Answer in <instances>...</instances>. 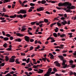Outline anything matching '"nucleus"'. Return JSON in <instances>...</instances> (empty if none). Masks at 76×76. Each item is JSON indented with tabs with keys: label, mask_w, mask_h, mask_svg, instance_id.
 <instances>
[{
	"label": "nucleus",
	"mask_w": 76,
	"mask_h": 76,
	"mask_svg": "<svg viewBox=\"0 0 76 76\" xmlns=\"http://www.w3.org/2000/svg\"><path fill=\"white\" fill-rule=\"evenodd\" d=\"M65 6H67V8L68 9V10H66V12H70V9H72L71 6H72V4L70 3L69 2H67Z\"/></svg>",
	"instance_id": "1"
},
{
	"label": "nucleus",
	"mask_w": 76,
	"mask_h": 76,
	"mask_svg": "<svg viewBox=\"0 0 76 76\" xmlns=\"http://www.w3.org/2000/svg\"><path fill=\"white\" fill-rule=\"evenodd\" d=\"M52 71V68H50L48 69V71L45 74L44 76H50L51 75V72Z\"/></svg>",
	"instance_id": "2"
},
{
	"label": "nucleus",
	"mask_w": 76,
	"mask_h": 76,
	"mask_svg": "<svg viewBox=\"0 0 76 76\" xmlns=\"http://www.w3.org/2000/svg\"><path fill=\"white\" fill-rule=\"evenodd\" d=\"M63 60V63L62 65L63 66V68L65 69V68H67V64H66L65 63L67 62V61L66 59H64Z\"/></svg>",
	"instance_id": "3"
},
{
	"label": "nucleus",
	"mask_w": 76,
	"mask_h": 76,
	"mask_svg": "<svg viewBox=\"0 0 76 76\" xmlns=\"http://www.w3.org/2000/svg\"><path fill=\"white\" fill-rule=\"evenodd\" d=\"M61 20H63V22H62L61 23V24L62 25H65L66 24H67V22L66 21V20H64L65 19V18L64 17H62L61 18Z\"/></svg>",
	"instance_id": "4"
},
{
	"label": "nucleus",
	"mask_w": 76,
	"mask_h": 76,
	"mask_svg": "<svg viewBox=\"0 0 76 76\" xmlns=\"http://www.w3.org/2000/svg\"><path fill=\"white\" fill-rule=\"evenodd\" d=\"M67 2H66L63 3H59L58 4V6H59V7L63 6H66L67 4Z\"/></svg>",
	"instance_id": "5"
},
{
	"label": "nucleus",
	"mask_w": 76,
	"mask_h": 76,
	"mask_svg": "<svg viewBox=\"0 0 76 76\" xmlns=\"http://www.w3.org/2000/svg\"><path fill=\"white\" fill-rule=\"evenodd\" d=\"M44 7H40L39 8H37V12H39L40 11H43L44 10Z\"/></svg>",
	"instance_id": "6"
},
{
	"label": "nucleus",
	"mask_w": 76,
	"mask_h": 76,
	"mask_svg": "<svg viewBox=\"0 0 76 76\" xmlns=\"http://www.w3.org/2000/svg\"><path fill=\"white\" fill-rule=\"evenodd\" d=\"M24 38L26 41H27V42H29V37L27 36H25L24 37Z\"/></svg>",
	"instance_id": "7"
},
{
	"label": "nucleus",
	"mask_w": 76,
	"mask_h": 76,
	"mask_svg": "<svg viewBox=\"0 0 76 76\" xmlns=\"http://www.w3.org/2000/svg\"><path fill=\"white\" fill-rule=\"evenodd\" d=\"M20 13L22 14H26V10H20Z\"/></svg>",
	"instance_id": "8"
},
{
	"label": "nucleus",
	"mask_w": 76,
	"mask_h": 76,
	"mask_svg": "<svg viewBox=\"0 0 76 76\" xmlns=\"http://www.w3.org/2000/svg\"><path fill=\"white\" fill-rule=\"evenodd\" d=\"M54 64H56V66L58 67H60V63H59L57 61L54 62Z\"/></svg>",
	"instance_id": "9"
},
{
	"label": "nucleus",
	"mask_w": 76,
	"mask_h": 76,
	"mask_svg": "<svg viewBox=\"0 0 76 76\" xmlns=\"http://www.w3.org/2000/svg\"><path fill=\"white\" fill-rule=\"evenodd\" d=\"M69 75L70 76H72V75L74 74V76H76V73L75 72H74V73H73L72 72H69Z\"/></svg>",
	"instance_id": "10"
},
{
	"label": "nucleus",
	"mask_w": 76,
	"mask_h": 76,
	"mask_svg": "<svg viewBox=\"0 0 76 76\" xmlns=\"http://www.w3.org/2000/svg\"><path fill=\"white\" fill-rule=\"evenodd\" d=\"M44 72V70L42 69H39L38 72H37V73H43Z\"/></svg>",
	"instance_id": "11"
},
{
	"label": "nucleus",
	"mask_w": 76,
	"mask_h": 76,
	"mask_svg": "<svg viewBox=\"0 0 76 76\" xmlns=\"http://www.w3.org/2000/svg\"><path fill=\"white\" fill-rule=\"evenodd\" d=\"M15 61V59L11 58L9 60V62H10V63H13Z\"/></svg>",
	"instance_id": "12"
},
{
	"label": "nucleus",
	"mask_w": 76,
	"mask_h": 76,
	"mask_svg": "<svg viewBox=\"0 0 76 76\" xmlns=\"http://www.w3.org/2000/svg\"><path fill=\"white\" fill-rule=\"evenodd\" d=\"M58 57H59V58H60L61 60H64V57L62 56L59 55L58 56Z\"/></svg>",
	"instance_id": "13"
},
{
	"label": "nucleus",
	"mask_w": 76,
	"mask_h": 76,
	"mask_svg": "<svg viewBox=\"0 0 76 76\" xmlns=\"http://www.w3.org/2000/svg\"><path fill=\"white\" fill-rule=\"evenodd\" d=\"M16 16H17V15L16 14H15L13 16H10V18H15Z\"/></svg>",
	"instance_id": "14"
},
{
	"label": "nucleus",
	"mask_w": 76,
	"mask_h": 76,
	"mask_svg": "<svg viewBox=\"0 0 76 76\" xmlns=\"http://www.w3.org/2000/svg\"><path fill=\"white\" fill-rule=\"evenodd\" d=\"M49 55L51 57L50 58H54V56L52 53H49Z\"/></svg>",
	"instance_id": "15"
},
{
	"label": "nucleus",
	"mask_w": 76,
	"mask_h": 76,
	"mask_svg": "<svg viewBox=\"0 0 76 76\" xmlns=\"http://www.w3.org/2000/svg\"><path fill=\"white\" fill-rule=\"evenodd\" d=\"M60 37L61 38H63V37H66V34L63 33L62 34H61Z\"/></svg>",
	"instance_id": "16"
},
{
	"label": "nucleus",
	"mask_w": 76,
	"mask_h": 76,
	"mask_svg": "<svg viewBox=\"0 0 76 76\" xmlns=\"http://www.w3.org/2000/svg\"><path fill=\"white\" fill-rule=\"evenodd\" d=\"M5 60L6 61H9V58L7 56H6L5 57Z\"/></svg>",
	"instance_id": "17"
},
{
	"label": "nucleus",
	"mask_w": 76,
	"mask_h": 76,
	"mask_svg": "<svg viewBox=\"0 0 76 76\" xmlns=\"http://www.w3.org/2000/svg\"><path fill=\"white\" fill-rule=\"evenodd\" d=\"M10 1V0H4V1H3V3H7V2H9Z\"/></svg>",
	"instance_id": "18"
},
{
	"label": "nucleus",
	"mask_w": 76,
	"mask_h": 76,
	"mask_svg": "<svg viewBox=\"0 0 76 76\" xmlns=\"http://www.w3.org/2000/svg\"><path fill=\"white\" fill-rule=\"evenodd\" d=\"M19 3H20V4L21 5V6H23H23H24V4H23V3L22 2V1H21L20 0H19Z\"/></svg>",
	"instance_id": "19"
},
{
	"label": "nucleus",
	"mask_w": 76,
	"mask_h": 76,
	"mask_svg": "<svg viewBox=\"0 0 76 76\" xmlns=\"http://www.w3.org/2000/svg\"><path fill=\"white\" fill-rule=\"evenodd\" d=\"M45 3H46V1H45V0H42L41 1V4H44Z\"/></svg>",
	"instance_id": "20"
},
{
	"label": "nucleus",
	"mask_w": 76,
	"mask_h": 76,
	"mask_svg": "<svg viewBox=\"0 0 76 76\" xmlns=\"http://www.w3.org/2000/svg\"><path fill=\"white\" fill-rule=\"evenodd\" d=\"M73 55H74L73 57L76 58V51H75L74 53H73Z\"/></svg>",
	"instance_id": "21"
},
{
	"label": "nucleus",
	"mask_w": 76,
	"mask_h": 76,
	"mask_svg": "<svg viewBox=\"0 0 76 76\" xmlns=\"http://www.w3.org/2000/svg\"><path fill=\"white\" fill-rule=\"evenodd\" d=\"M47 59V58L45 57V58L43 57H42V60H43V61H44L45 62L46 61V60Z\"/></svg>",
	"instance_id": "22"
},
{
	"label": "nucleus",
	"mask_w": 76,
	"mask_h": 76,
	"mask_svg": "<svg viewBox=\"0 0 76 76\" xmlns=\"http://www.w3.org/2000/svg\"><path fill=\"white\" fill-rule=\"evenodd\" d=\"M3 39H4V41H8V40H9V38L7 37H4Z\"/></svg>",
	"instance_id": "23"
},
{
	"label": "nucleus",
	"mask_w": 76,
	"mask_h": 76,
	"mask_svg": "<svg viewBox=\"0 0 76 76\" xmlns=\"http://www.w3.org/2000/svg\"><path fill=\"white\" fill-rule=\"evenodd\" d=\"M15 61L16 62V64H19V59H16Z\"/></svg>",
	"instance_id": "24"
},
{
	"label": "nucleus",
	"mask_w": 76,
	"mask_h": 76,
	"mask_svg": "<svg viewBox=\"0 0 76 76\" xmlns=\"http://www.w3.org/2000/svg\"><path fill=\"white\" fill-rule=\"evenodd\" d=\"M53 35L55 37H57V34L56 33H53Z\"/></svg>",
	"instance_id": "25"
},
{
	"label": "nucleus",
	"mask_w": 76,
	"mask_h": 76,
	"mask_svg": "<svg viewBox=\"0 0 76 76\" xmlns=\"http://www.w3.org/2000/svg\"><path fill=\"white\" fill-rule=\"evenodd\" d=\"M57 1H49L48 2L49 3H55Z\"/></svg>",
	"instance_id": "26"
},
{
	"label": "nucleus",
	"mask_w": 76,
	"mask_h": 76,
	"mask_svg": "<svg viewBox=\"0 0 76 76\" xmlns=\"http://www.w3.org/2000/svg\"><path fill=\"white\" fill-rule=\"evenodd\" d=\"M44 22H45V23H48V19H44Z\"/></svg>",
	"instance_id": "27"
},
{
	"label": "nucleus",
	"mask_w": 76,
	"mask_h": 76,
	"mask_svg": "<svg viewBox=\"0 0 76 76\" xmlns=\"http://www.w3.org/2000/svg\"><path fill=\"white\" fill-rule=\"evenodd\" d=\"M69 63H70V65H72L73 63V61L72 60H70L69 61Z\"/></svg>",
	"instance_id": "28"
},
{
	"label": "nucleus",
	"mask_w": 76,
	"mask_h": 76,
	"mask_svg": "<svg viewBox=\"0 0 76 76\" xmlns=\"http://www.w3.org/2000/svg\"><path fill=\"white\" fill-rule=\"evenodd\" d=\"M5 63H3L1 64H0V67H1V66H4Z\"/></svg>",
	"instance_id": "29"
},
{
	"label": "nucleus",
	"mask_w": 76,
	"mask_h": 76,
	"mask_svg": "<svg viewBox=\"0 0 76 76\" xmlns=\"http://www.w3.org/2000/svg\"><path fill=\"white\" fill-rule=\"evenodd\" d=\"M37 23V21L32 22L31 23V24L32 25H34V24H35V23Z\"/></svg>",
	"instance_id": "30"
},
{
	"label": "nucleus",
	"mask_w": 76,
	"mask_h": 76,
	"mask_svg": "<svg viewBox=\"0 0 76 76\" xmlns=\"http://www.w3.org/2000/svg\"><path fill=\"white\" fill-rule=\"evenodd\" d=\"M7 43H5L3 45V46L4 48H7Z\"/></svg>",
	"instance_id": "31"
},
{
	"label": "nucleus",
	"mask_w": 76,
	"mask_h": 76,
	"mask_svg": "<svg viewBox=\"0 0 76 76\" xmlns=\"http://www.w3.org/2000/svg\"><path fill=\"white\" fill-rule=\"evenodd\" d=\"M58 28L57 27H56V29H54V31L55 32H58Z\"/></svg>",
	"instance_id": "32"
},
{
	"label": "nucleus",
	"mask_w": 76,
	"mask_h": 76,
	"mask_svg": "<svg viewBox=\"0 0 76 76\" xmlns=\"http://www.w3.org/2000/svg\"><path fill=\"white\" fill-rule=\"evenodd\" d=\"M57 25L58 26H61V24L60 23L58 22L57 23Z\"/></svg>",
	"instance_id": "33"
},
{
	"label": "nucleus",
	"mask_w": 76,
	"mask_h": 76,
	"mask_svg": "<svg viewBox=\"0 0 76 76\" xmlns=\"http://www.w3.org/2000/svg\"><path fill=\"white\" fill-rule=\"evenodd\" d=\"M25 74H26V75H27V76H31L30 75H29V74L27 72H25Z\"/></svg>",
	"instance_id": "34"
},
{
	"label": "nucleus",
	"mask_w": 76,
	"mask_h": 76,
	"mask_svg": "<svg viewBox=\"0 0 76 76\" xmlns=\"http://www.w3.org/2000/svg\"><path fill=\"white\" fill-rule=\"evenodd\" d=\"M5 36L7 37H10L11 36L9 34H7L5 35Z\"/></svg>",
	"instance_id": "35"
},
{
	"label": "nucleus",
	"mask_w": 76,
	"mask_h": 76,
	"mask_svg": "<svg viewBox=\"0 0 76 76\" xmlns=\"http://www.w3.org/2000/svg\"><path fill=\"white\" fill-rule=\"evenodd\" d=\"M53 70L54 72H57V69L56 68H54L53 69Z\"/></svg>",
	"instance_id": "36"
},
{
	"label": "nucleus",
	"mask_w": 76,
	"mask_h": 76,
	"mask_svg": "<svg viewBox=\"0 0 76 76\" xmlns=\"http://www.w3.org/2000/svg\"><path fill=\"white\" fill-rule=\"evenodd\" d=\"M30 5L31 6H35V4L32 3H31Z\"/></svg>",
	"instance_id": "37"
},
{
	"label": "nucleus",
	"mask_w": 76,
	"mask_h": 76,
	"mask_svg": "<svg viewBox=\"0 0 76 76\" xmlns=\"http://www.w3.org/2000/svg\"><path fill=\"white\" fill-rule=\"evenodd\" d=\"M40 48V46L38 45L37 47L35 48V49H39Z\"/></svg>",
	"instance_id": "38"
},
{
	"label": "nucleus",
	"mask_w": 76,
	"mask_h": 76,
	"mask_svg": "<svg viewBox=\"0 0 76 76\" xmlns=\"http://www.w3.org/2000/svg\"><path fill=\"white\" fill-rule=\"evenodd\" d=\"M26 29V28H23L21 30V31H25Z\"/></svg>",
	"instance_id": "39"
},
{
	"label": "nucleus",
	"mask_w": 76,
	"mask_h": 76,
	"mask_svg": "<svg viewBox=\"0 0 76 76\" xmlns=\"http://www.w3.org/2000/svg\"><path fill=\"white\" fill-rule=\"evenodd\" d=\"M9 72V71L7 70V71H5V72H4V75H6V73H8V72Z\"/></svg>",
	"instance_id": "40"
},
{
	"label": "nucleus",
	"mask_w": 76,
	"mask_h": 76,
	"mask_svg": "<svg viewBox=\"0 0 76 76\" xmlns=\"http://www.w3.org/2000/svg\"><path fill=\"white\" fill-rule=\"evenodd\" d=\"M34 49V47L33 46H31L30 47V49L29 50V51H31V50H32Z\"/></svg>",
	"instance_id": "41"
},
{
	"label": "nucleus",
	"mask_w": 76,
	"mask_h": 76,
	"mask_svg": "<svg viewBox=\"0 0 76 76\" xmlns=\"http://www.w3.org/2000/svg\"><path fill=\"white\" fill-rule=\"evenodd\" d=\"M3 12H6V10L4 8L2 9Z\"/></svg>",
	"instance_id": "42"
},
{
	"label": "nucleus",
	"mask_w": 76,
	"mask_h": 76,
	"mask_svg": "<svg viewBox=\"0 0 76 76\" xmlns=\"http://www.w3.org/2000/svg\"><path fill=\"white\" fill-rule=\"evenodd\" d=\"M5 76H12V75H10V73H8Z\"/></svg>",
	"instance_id": "43"
},
{
	"label": "nucleus",
	"mask_w": 76,
	"mask_h": 76,
	"mask_svg": "<svg viewBox=\"0 0 76 76\" xmlns=\"http://www.w3.org/2000/svg\"><path fill=\"white\" fill-rule=\"evenodd\" d=\"M19 18L20 19H23V15H20Z\"/></svg>",
	"instance_id": "44"
},
{
	"label": "nucleus",
	"mask_w": 76,
	"mask_h": 76,
	"mask_svg": "<svg viewBox=\"0 0 76 76\" xmlns=\"http://www.w3.org/2000/svg\"><path fill=\"white\" fill-rule=\"evenodd\" d=\"M15 41H17L18 42H19V39H17L14 40Z\"/></svg>",
	"instance_id": "45"
},
{
	"label": "nucleus",
	"mask_w": 76,
	"mask_h": 76,
	"mask_svg": "<svg viewBox=\"0 0 76 76\" xmlns=\"http://www.w3.org/2000/svg\"><path fill=\"white\" fill-rule=\"evenodd\" d=\"M36 15H38V16H41V14H39V13H36Z\"/></svg>",
	"instance_id": "46"
},
{
	"label": "nucleus",
	"mask_w": 76,
	"mask_h": 76,
	"mask_svg": "<svg viewBox=\"0 0 76 76\" xmlns=\"http://www.w3.org/2000/svg\"><path fill=\"white\" fill-rule=\"evenodd\" d=\"M16 56H12L11 57V58H12L13 59H14V58H16Z\"/></svg>",
	"instance_id": "47"
},
{
	"label": "nucleus",
	"mask_w": 76,
	"mask_h": 76,
	"mask_svg": "<svg viewBox=\"0 0 76 76\" xmlns=\"http://www.w3.org/2000/svg\"><path fill=\"white\" fill-rule=\"evenodd\" d=\"M71 66H72V68H74V67H76V65H73V64H72V65H71Z\"/></svg>",
	"instance_id": "48"
},
{
	"label": "nucleus",
	"mask_w": 76,
	"mask_h": 76,
	"mask_svg": "<svg viewBox=\"0 0 76 76\" xmlns=\"http://www.w3.org/2000/svg\"><path fill=\"white\" fill-rule=\"evenodd\" d=\"M15 7V4H12V9H14V8Z\"/></svg>",
	"instance_id": "49"
},
{
	"label": "nucleus",
	"mask_w": 76,
	"mask_h": 76,
	"mask_svg": "<svg viewBox=\"0 0 76 76\" xmlns=\"http://www.w3.org/2000/svg\"><path fill=\"white\" fill-rule=\"evenodd\" d=\"M30 41L31 42H34V39H30Z\"/></svg>",
	"instance_id": "50"
},
{
	"label": "nucleus",
	"mask_w": 76,
	"mask_h": 76,
	"mask_svg": "<svg viewBox=\"0 0 76 76\" xmlns=\"http://www.w3.org/2000/svg\"><path fill=\"white\" fill-rule=\"evenodd\" d=\"M4 17H6V18H9V16L7 15H4Z\"/></svg>",
	"instance_id": "51"
},
{
	"label": "nucleus",
	"mask_w": 76,
	"mask_h": 76,
	"mask_svg": "<svg viewBox=\"0 0 76 76\" xmlns=\"http://www.w3.org/2000/svg\"><path fill=\"white\" fill-rule=\"evenodd\" d=\"M10 40H13V37L12 36L10 37Z\"/></svg>",
	"instance_id": "52"
},
{
	"label": "nucleus",
	"mask_w": 76,
	"mask_h": 76,
	"mask_svg": "<svg viewBox=\"0 0 76 76\" xmlns=\"http://www.w3.org/2000/svg\"><path fill=\"white\" fill-rule=\"evenodd\" d=\"M23 36H24V35L23 34H19V37H23Z\"/></svg>",
	"instance_id": "53"
},
{
	"label": "nucleus",
	"mask_w": 76,
	"mask_h": 76,
	"mask_svg": "<svg viewBox=\"0 0 76 76\" xmlns=\"http://www.w3.org/2000/svg\"><path fill=\"white\" fill-rule=\"evenodd\" d=\"M32 11V9H31V8L29 9L28 10V12H31Z\"/></svg>",
	"instance_id": "54"
},
{
	"label": "nucleus",
	"mask_w": 76,
	"mask_h": 76,
	"mask_svg": "<svg viewBox=\"0 0 76 76\" xmlns=\"http://www.w3.org/2000/svg\"><path fill=\"white\" fill-rule=\"evenodd\" d=\"M71 7V9H75V6H72Z\"/></svg>",
	"instance_id": "55"
},
{
	"label": "nucleus",
	"mask_w": 76,
	"mask_h": 76,
	"mask_svg": "<svg viewBox=\"0 0 76 76\" xmlns=\"http://www.w3.org/2000/svg\"><path fill=\"white\" fill-rule=\"evenodd\" d=\"M61 47V48H62V49H63L64 48L63 47H64V45H60Z\"/></svg>",
	"instance_id": "56"
},
{
	"label": "nucleus",
	"mask_w": 76,
	"mask_h": 76,
	"mask_svg": "<svg viewBox=\"0 0 76 76\" xmlns=\"http://www.w3.org/2000/svg\"><path fill=\"white\" fill-rule=\"evenodd\" d=\"M6 50H9V51H10V50H12V48H8Z\"/></svg>",
	"instance_id": "57"
},
{
	"label": "nucleus",
	"mask_w": 76,
	"mask_h": 76,
	"mask_svg": "<svg viewBox=\"0 0 76 76\" xmlns=\"http://www.w3.org/2000/svg\"><path fill=\"white\" fill-rule=\"evenodd\" d=\"M6 21V20H4L1 21V22H4L5 23Z\"/></svg>",
	"instance_id": "58"
},
{
	"label": "nucleus",
	"mask_w": 76,
	"mask_h": 76,
	"mask_svg": "<svg viewBox=\"0 0 76 76\" xmlns=\"http://www.w3.org/2000/svg\"><path fill=\"white\" fill-rule=\"evenodd\" d=\"M27 60L25 58L23 59L22 60V61H26Z\"/></svg>",
	"instance_id": "59"
},
{
	"label": "nucleus",
	"mask_w": 76,
	"mask_h": 76,
	"mask_svg": "<svg viewBox=\"0 0 76 76\" xmlns=\"http://www.w3.org/2000/svg\"><path fill=\"white\" fill-rule=\"evenodd\" d=\"M21 65H23V66H25V65H26V63H22L21 64Z\"/></svg>",
	"instance_id": "60"
},
{
	"label": "nucleus",
	"mask_w": 76,
	"mask_h": 76,
	"mask_svg": "<svg viewBox=\"0 0 76 76\" xmlns=\"http://www.w3.org/2000/svg\"><path fill=\"white\" fill-rule=\"evenodd\" d=\"M44 21H41L39 22V23H44Z\"/></svg>",
	"instance_id": "61"
},
{
	"label": "nucleus",
	"mask_w": 76,
	"mask_h": 76,
	"mask_svg": "<svg viewBox=\"0 0 76 76\" xmlns=\"http://www.w3.org/2000/svg\"><path fill=\"white\" fill-rule=\"evenodd\" d=\"M25 53H21V56H25Z\"/></svg>",
	"instance_id": "62"
},
{
	"label": "nucleus",
	"mask_w": 76,
	"mask_h": 76,
	"mask_svg": "<svg viewBox=\"0 0 76 76\" xmlns=\"http://www.w3.org/2000/svg\"><path fill=\"white\" fill-rule=\"evenodd\" d=\"M2 33L3 35H4V36L6 35H5V32H4V31H3L2 32Z\"/></svg>",
	"instance_id": "63"
},
{
	"label": "nucleus",
	"mask_w": 76,
	"mask_h": 76,
	"mask_svg": "<svg viewBox=\"0 0 76 76\" xmlns=\"http://www.w3.org/2000/svg\"><path fill=\"white\" fill-rule=\"evenodd\" d=\"M28 70L29 71H31L32 70V68H28Z\"/></svg>",
	"instance_id": "64"
}]
</instances>
